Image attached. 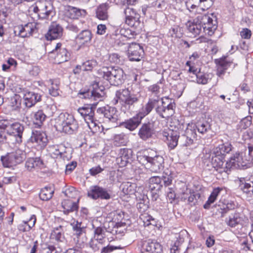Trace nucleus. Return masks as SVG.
Here are the masks:
<instances>
[{"label": "nucleus", "instance_id": "16", "mask_svg": "<svg viewBox=\"0 0 253 253\" xmlns=\"http://www.w3.org/2000/svg\"><path fill=\"white\" fill-rule=\"evenodd\" d=\"M51 54L55 55L54 60L57 64H60L69 60L70 54L67 49L62 46V43H57Z\"/></svg>", "mask_w": 253, "mask_h": 253}, {"label": "nucleus", "instance_id": "22", "mask_svg": "<svg viewBox=\"0 0 253 253\" xmlns=\"http://www.w3.org/2000/svg\"><path fill=\"white\" fill-rule=\"evenodd\" d=\"M62 35V27L56 23H52L49 28L45 37L47 40H52L61 38Z\"/></svg>", "mask_w": 253, "mask_h": 253}, {"label": "nucleus", "instance_id": "53", "mask_svg": "<svg viewBox=\"0 0 253 253\" xmlns=\"http://www.w3.org/2000/svg\"><path fill=\"white\" fill-rule=\"evenodd\" d=\"M180 190V194H181V199L184 201L187 200L188 197L190 196V194L193 192L191 189L188 188L187 186L185 184L182 186Z\"/></svg>", "mask_w": 253, "mask_h": 253}, {"label": "nucleus", "instance_id": "28", "mask_svg": "<svg viewBox=\"0 0 253 253\" xmlns=\"http://www.w3.org/2000/svg\"><path fill=\"white\" fill-rule=\"evenodd\" d=\"M79 199L77 202H73L71 200H64L62 202V207L63 208V212L65 214H68L69 212L77 211L79 206L78 203Z\"/></svg>", "mask_w": 253, "mask_h": 253}, {"label": "nucleus", "instance_id": "29", "mask_svg": "<svg viewBox=\"0 0 253 253\" xmlns=\"http://www.w3.org/2000/svg\"><path fill=\"white\" fill-rule=\"evenodd\" d=\"M109 5L108 3H104L100 4L96 9V16L101 20H107L109 17L108 9Z\"/></svg>", "mask_w": 253, "mask_h": 253}, {"label": "nucleus", "instance_id": "37", "mask_svg": "<svg viewBox=\"0 0 253 253\" xmlns=\"http://www.w3.org/2000/svg\"><path fill=\"white\" fill-rule=\"evenodd\" d=\"M222 190V188L220 187H217L213 189L212 192L209 197L208 201L204 205V209H209L210 208L211 205L216 200L217 197Z\"/></svg>", "mask_w": 253, "mask_h": 253}, {"label": "nucleus", "instance_id": "2", "mask_svg": "<svg viewBox=\"0 0 253 253\" xmlns=\"http://www.w3.org/2000/svg\"><path fill=\"white\" fill-rule=\"evenodd\" d=\"M140 97L132 94L128 88L120 89L116 92L113 103L114 105L119 103L120 109L124 113H130L136 108Z\"/></svg>", "mask_w": 253, "mask_h": 253}, {"label": "nucleus", "instance_id": "52", "mask_svg": "<svg viewBox=\"0 0 253 253\" xmlns=\"http://www.w3.org/2000/svg\"><path fill=\"white\" fill-rule=\"evenodd\" d=\"M153 241L151 240H148L143 241L141 243L140 251L142 253H145V252H151L152 246Z\"/></svg>", "mask_w": 253, "mask_h": 253}, {"label": "nucleus", "instance_id": "33", "mask_svg": "<svg viewBox=\"0 0 253 253\" xmlns=\"http://www.w3.org/2000/svg\"><path fill=\"white\" fill-rule=\"evenodd\" d=\"M160 87L157 84H153L149 87V90L152 92V94L150 95V97L149 98V100L153 97H158L160 99H162V101L164 102H166V103L172 105V108L173 110V114L174 113V108L175 107V104L173 103L170 102L168 98H166L164 99L163 98L160 97L158 94L159 93Z\"/></svg>", "mask_w": 253, "mask_h": 253}, {"label": "nucleus", "instance_id": "26", "mask_svg": "<svg viewBox=\"0 0 253 253\" xmlns=\"http://www.w3.org/2000/svg\"><path fill=\"white\" fill-rule=\"evenodd\" d=\"M65 149L64 146L62 145H51L48 147V151L51 153L53 158H57L59 157L63 160L68 159L65 155Z\"/></svg>", "mask_w": 253, "mask_h": 253}, {"label": "nucleus", "instance_id": "27", "mask_svg": "<svg viewBox=\"0 0 253 253\" xmlns=\"http://www.w3.org/2000/svg\"><path fill=\"white\" fill-rule=\"evenodd\" d=\"M25 167L29 171H32L36 168L42 169L44 167L43 161L39 157L30 158L25 163Z\"/></svg>", "mask_w": 253, "mask_h": 253}, {"label": "nucleus", "instance_id": "42", "mask_svg": "<svg viewBox=\"0 0 253 253\" xmlns=\"http://www.w3.org/2000/svg\"><path fill=\"white\" fill-rule=\"evenodd\" d=\"M122 192L126 195H132L136 191L135 184L130 182L124 183L121 185Z\"/></svg>", "mask_w": 253, "mask_h": 253}, {"label": "nucleus", "instance_id": "50", "mask_svg": "<svg viewBox=\"0 0 253 253\" xmlns=\"http://www.w3.org/2000/svg\"><path fill=\"white\" fill-rule=\"evenodd\" d=\"M120 34L123 38V40H130L133 39L135 36L134 32L132 31L129 29H121L120 30Z\"/></svg>", "mask_w": 253, "mask_h": 253}, {"label": "nucleus", "instance_id": "31", "mask_svg": "<svg viewBox=\"0 0 253 253\" xmlns=\"http://www.w3.org/2000/svg\"><path fill=\"white\" fill-rule=\"evenodd\" d=\"M49 94L54 97L59 95L60 82L58 79H49L47 81Z\"/></svg>", "mask_w": 253, "mask_h": 253}, {"label": "nucleus", "instance_id": "1", "mask_svg": "<svg viewBox=\"0 0 253 253\" xmlns=\"http://www.w3.org/2000/svg\"><path fill=\"white\" fill-rule=\"evenodd\" d=\"M172 107V105L163 102L159 98L153 97L148 100L138 113L123 122L122 125L130 131L135 130L140 125L142 120L154 108H155L156 113L160 117L168 119L173 115Z\"/></svg>", "mask_w": 253, "mask_h": 253}, {"label": "nucleus", "instance_id": "14", "mask_svg": "<svg viewBox=\"0 0 253 253\" xmlns=\"http://www.w3.org/2000/svg\"><path fill=\"white\" fill-rule=\"evenodd\" d=\"M155 122L150 121L142 123L141 125L138 135L143 141L151 138L155 133Z\"/></svg>", "mask_w": 253, "mask_h": 253}, {"label": "nucleus", "instance_id": "38", "mask_svg": "<svg viewBox=\"0 0 253 253\" xmlns=\"http://www.w3.org/2000/svg\"><path fill=\"white\" fill-rule=\"evenodd\" d=\"M53 193L54 190L51 187L46 186L41 190L39 197L42 201H48L52 197Z\"/></svg>", "mask_w": 253, "mask_h": 253}, {"label": "nucleus", "instance_id": "60", "mask_svg": "<svg viewBox=\"0 0 253 253\" xmlns=\"http://www.w3.org/2000/svg\"><path fill=\"white\" fill-rule=\"evenodd\" d=\"M252 117L251 116H248L244 118L241 122L243 128H246L249 127L252 125Z\"/></svg>", "mask_w": 253, "mask_h": 253}, {"label": "nucleus", "instance_id": "43", "mask_svg": "<svg viewBox=\"0 0 253 253\" xmlns=\"http://www.w3.org/2000/svg\"><path fill=\"white\" fill-rule=\"evenodd\" d=\"M196 127L198 131L202 134L206 133L211 129V125L207 121L197 123Z\"/></svg>", "mask_w": 253, "mask_h": 253}, {"label": "nucleus", "instance_id": "46", "mask_svg": "<svg viewBox=\"0 0 253 253\" xmlns=\"http://www.w3.org/2000/svg\"><path fill=\"white\" fill-rule=\"evenodd\" d=\"M217 28L216 23L213 24V21H210L202 28L203 31L206 34L211 36Z\"/></svg>", "mask_w": 253, "mask_h": 253}, {"label": "nucleus", "instance_id": "55", "mask_svg": "<svg viewBox=\"0 0 253 253\" xmlns=\"http://www.w3.org/2000/svg\"><path fill=\"white\" fill-rule=\"evenodd\" d=\"M200 197L201 195L199 192L193 191L190 196L188 197L187 201L189 204L195 205Z\"/></svg>", "mask_w": 253, "mask_h": 253}, {"label": "nucleus", "instance_id": "41", "mask_svg": "<svg viewBox=\"0 0 253 253\" xmlns=\"http://www.w3.org/2000/svg\"><path fill=\"white\" fill-rule=\"evenodd\" d=\"M46 117L47 115L45 114L43 110H38L34 114L33 117L34 122L38 126H41L43 122L45 120Z\"/></svg>", "mask_w": 253, "mask_h": 253}, {"label": "nucleus", "instance_id": "63", "mask_svg": "<svg viewBox=\"0 0 253 253\" xmlns=\"http://www.w3.org/2000/svg\"><path fill=\"white\" fill-rule=\"evenodd\" d=\"M179 28L177 27L172 28L169 30V34L172 37L180 38V33L179 32Z\"/></svg>", "mask_w": 253, "mask_h": 253}, {"label": "nucleus", "instance_id": "10", "mask_svg": "<svg viewBox=\"0 0 253 253\" xmlns=\"http://www.w3.org/2000/svg\"><path fill=\"white\" fill-rule=\"evenodd\" d=\"M97 103V102L90 103L78 109V112L84 118L90 129L96 126V120L94 118L95 108L92 106L96 105Z\"/></svg>", "mask_w": 253, "mask_h": 253}, {"label": "nucleus", "instance_id": "15", "mask_svg": "<svg viewBox=\"0 0 253 253\" xmlns=\"http://www.w3.org/2000/svg\"><path fill=\"white\" fill-rule=\"evenodd\" d=\"M125 15V22L131 27H137L140 24V15L131 6L126 7L124 11Z\"/></svg>", "mask_w": 253, "mask_h": 253}, {"label": "nucleus", "instance_id": "62", "mask_svg": "<svg viewBox=\"0 0 253 253\" xmlns=\"http://www.w3.org/2000/svg\"><path fill=\"white\" fill-rule=\"evenodd\" d=\"M240 35L242 38L249 39L251 37L252 32L248 28H244L240 32Z\"/></svg>", "mask_w": 253, "mask_h": 253}, {"label": "nucleus", "instance_id": "25", "mask_svg": "<svg viewBox=\"0 0 253 253\" xmlns=\"http://www.w3.org/2000/svg\"><path fill=\"white\" fill-rule=\"evenodd\" d=\"M119 157L117 161L121 167H125L128 163V160L131 158L132 151L130 149L121 148L119 150Z\"/></svg>", "mask_w": 253, "mask_h": 253}, {"label": "nucleus", "instance_id": "17", "mask_svg": "<svg viewBox=\"0 0 253 253\" xmlns=\"http://www.w3.org/2000/svg\"><path fill=\"white\" fill-rule=\"evenodd\" d=\"M144 50L138 43L132 42L127 50L128 57L131 61H139L143 57Z\"/></svg>", "mask_w": 253, "mask_h": 253}, {"label": "nucleus", "instance_id": "64", "mask_svg": "<svg viewBox=\"0 0 253 253\" xmlns=\"http://www.w3.org/2000/svg\"><path fill=\"white\" fill-rule=\"evenodd\" d=\"M103 170V169L101 168L99 166L92 168L89 169L90 174L92 176L100 173Z\"/></svg>", "mask_w": 253, "mask_h": 253}, {"label": "nucleus", "instance_id": "57", "mask_svg": "<svg viewBox=\"0 0 253 253\" xmlns=\"http://www.w3.org/2000/svg\"><path fill=\"white\" fill-rule=\"evenodd\" d=\"M64 194L66 197L70 198H74L77 194V192L73 187H70L67 188L64 192Z\"/></svg>", "mask_w": 253, "mask_h": 253}, {"label": "nucleus", "instance_id": "21", "mask_svg": "<svg viewBox=\"0 0 253 253\" xmlns=\"http://www.w3.org/2000/svg\"><path fill=\"white\" fill-rule=\"evenodd\" d=\"M30 140L33 143H37L41 149L44 148L48 142L46 134L44 132L37 130H33Z\"/></svg>", "mask_w": 253, "mask_h": 253}, {"label": "nucleus", "instance_id": "18", "mask_svg": "<svg viewBox=\"0 0 253 253\" xmlns=\"http://www.w3.org/2000/svg\"><path fill=\"white\" fill-rule=\"evenodd\" d=\"M35 30V24L30 22L25 24L24 26L20 25L15 27L14 30V34L15 36L26 38L32 36Z\"/></svg>", "mask_w": 253, "mask_h": 253}, {"label": "nucleus", "instance_id": "3", "mask_svg": "<svg viewBox=\"0 0 253 253\" xmlns=\"http://www.w3.org/2000/svg\"><path fill=\"white\" fill-rule=\"evenodd\" d=\"M24 130V126L18 122L8 119L0 120V143L7 140L6 133L14 136L16 143H21Z\"/></svg>", "mask_w": 253, "mask_h": 253}, {"label": "nucleus", "instance_id": "12", "mask_svg": "<svg viewBox=\"0 0 253 253\" xmlns=\"http://www.w3.org/2000/svg\"><path fill=\"white\" fill-rule=\"evenodd\" d=\"M97 113L102 115L107 120V121L113 124V126L118 124L119 120V112L115 107L107 106L101 107L97 110Z\"/></svg>", "mask_w": 253, "mask_h": 253}, {"label": "nucleus", "instance_id": "40", "mask_svg": "<svg viewBox=\"0 0 253 253\" xmlns=\"http://www.w3.org/2000/svg\"><path fill=\"white\" fill-rule=\"evenodd\" d=\"M211 74L202 72L200 69H199L196 75L197 82L199 84H206L211 80Z\"/></svg>", "mask_w": 253, "mask_h": 253}, {"label": "nucleus", "instance_id": "19", "mask_svg": "<svg viewBox=\"0 0 253 253\" xmlns=\"http://www.w3.org/2000/svg\"><path fill=\"white\" fill-rule=\"evenodd\" d=\"M179 130L169 129L168 131H163V135L166 138L167 144L170 149H173L178 144Z\"/></svg>", "mask_w": 253, "mask_h": 253}, {"label": "nucleus", "instance_id": "7", "mask_svg": "<svg viewBox=\"0 0 253 253\" xmlns=\"http://www.w3.org/2000/svg\"><path fill=\"white\" fill-rule=\"evenodd\" d=\"M54 8L50 1L46 0H40L29 8V12L31 15L36 16L39 19H47L54 15Z\"/></svg>", "mask_w": 253, "mask_h": 253}, {"label": "nucleus", "instance_id": "45", "mask_svg": "<svg viewBox=\"0 0 253 253\" xmlns=\"http://www.w3.org/2000/svg\"><path fill=\"white\" fill-rule=\"evenodd\" d=\"M71 225L72 226L74 235L78 238L84 231V227L82 226V222L76 221L72 223Z\"/></svg>", "mask_w": 253, "mask_h": 253}, {"label": "nucleus", "instance_id": "23", "mask_svg": "<svg viewBox=\"0 0 253 253\" xmlns=\"http://www.w3.org/2000/svg\"><path fill=\"white\" fill-rule=\"evenodd\" d=\"M196 135V133L193 130L187 128L184 134L179 135L178 144L181 147L189 146L193 143V139Z\"/></svg>", "mask_w": 253, "mask_h": 253}, {"label": "nucleus", "instance_id": "30", "mask_svg": "<svg viewBox=\"0 0 253 253\" xmlns=\"http://www.w3.org/2000/svg\"><path fill=\"white\" fill-rule=\"evenodd\" d=\"M232 146L230 142H226L214 148L213 152L214 154L224 157L226 154L229 153L232 150Z\"/></svg>", "mask_w": 253, "mask_h": 253}, {"label": "nucleus", "instance_id": "61", "mask_svg": "<svg viewBox=\"0 0 253 253\" xmlns=\"http://www.w3.org/2000/svg\"><path fill=\"white\" fill-rule=\"evenodd\" d=\"M119 248H120L117 246L108 245L106 247L101 248V253H109Z\"/></svg>", "mask_w": 253, "mask_h": 253}, {"label": "nucleus", "instance_id": "24", "mask_svg": "<svg viewBox=\"0 0 253 253\" xmlns=\"http://www.w3.org/2000/svg\"><path fill=\"white\" fill-rule=\"evenodd\" d=\"M215 63L217 65L216 75L220 78H222L225 71L229 67L232 62L228 60L226 57H223L215 60Z\"/></svg>", "mask_w": 253, "mask_h": 253}, {"label": "nucleus", "instance_id": "36", "mask_svg": "<svg viewBox=\"0 0 253 253\" xmlns=\"http://www.w3.org/2000/svg\"><path fill=\"white\" fill-rule=\"evenodd\" d=\"M92 34L89 30H84L77 36V39L82 44H85L90 42L92 39Z\"/></svg>", "mask_w": 253, "mask_h": 253}, {"label": "nucleus", "instance_id": "48", "mask_svg": "<svg viewBox=\"0 0 253 253\" xmlns=\"http://www.w3.org/2000/svg\"><path fill=\"white\" fill-rule=\"evenodd\" d=\"M195 19L196 22L202 26V28L210 21H213L212 19L207 14H200Z\"/></svg>", "mask_w": 253, "mask_h": 253}, {"label": "nucleus", "instance_id": "32", "mask_svg": "<svg viewBox=\"0 0 253 253\" xmlns=\"http://www.w3.org/2000/svg\"><path fill=\"white\" fill-rule=\"evenodd\" d=\"M247 219L246 217L240 213H235L229 217V219L227 221V224L232 227H235L239 224H243V222Z\"/></svg>", "mask_w": 253, "mask_h": 253}, {"label": "nucleus", "instance_id": "6", "mask_svg": "<svg viewBox=\"0 0 253 253\" xmlns=\"http://www.w3.org/2000/svg\"><path fill=\"white\" fill-rule=\"evenodd\" d=\"M97 73L100 78L108 81L111 85H119L125 80L124 72L118 67H103Z\"/></svg>", "mask_w": 253, "mask_h": 253}, {"label": "nucleus", "instance_id": "13", "mask_svg": "<svg viewBox=\"0 0 253 253\" xmlns=\"http://www.w3.org/2000/svg\"><path fill=\"white\" fill-rule=\"evenodd\" d=\"M87 196L94 200L100 199L101 200H108L111 198V191L110 190L98 185L90 187V190L87 192Z\"/></svg>", "mask_w": 253, "mask_h": 253}, {"label": "nucleus", "instance_id": "54", "mask_svg": "<svg viewBox=\"0 0 253 253\" xmlns=\"http://www.w3.org/2000/svg\"><path fill=\"white\" fill-rule=\"evenodd\" d=\"M21 104V99L19 95L15 94L11 98V105L15 110L19 109Z\"/></svg>", "mask_w": 253, "mask_h": 253}, {"label": "nucleus", "instance_id": "5", "mask_svg": "<svg viewBox=\"0 0 253 253\" xmlns=\"http://www.w3.org/2000/svg\"><path fill=\"white\" fill-rule=\"evenodd\" d=\"M54 127L58 131L71 134L77 131L79 126L73 116L65 113L55 119Z\"/></svg>", "mask_w": 253, "mask_h": 253}, {"label": "nucleus", "instance_id": "4", "mask_svg": "<svg viewBox=\"0 0 253 253\" xmlns=\"http://www.w3.org/2000/svg\"><path fill=\"white\" fill-rule=\"evenodd\" d=\"M242 157L239 155H236L231 158L229 161H227L225 167H223L224 162V157L223 156L214 154L213 152L211 160V165L216 171L222 173L223 172L228 173V171L232 168H240L244 166L241 163Z\"/></svg>", "mask_w": 253, "mask_h": 253}, {"label": "nucleus", "instance_id": "20", "mask_svg": "<svg viewBox=\"0 0 253 253\" xmlns=\"http://www.w3.org/2000/svg\"><path fill=\"white\" fill-rule=\"evenodd\" d=\"M42 95L34 91L26 90L24 91L23 99L24 105L27 108L34 106L37 102L41 101Z\"/></svg>", "mask_w": 253, "mask_h": 253}, {"label": "nucleus", "instance_id": "59", "mask_svg": "<svg viewBox=\"0 0 253 253\" xmlns=\"http://www.w3.org/2000/svg\"><path fill=\"white\" fill-rule=\"evenodd\" d=\"M167 198L170 203H172L176 198V194L172 188H169L167 192Z\"/></svg>", "mask_w": 253, "mask_h": 253}, {"label": "nucleus", "instance_id": "56", "mask_svg": "<svg viewBox=\"0 0 253 253\" xmlns=\"http://www.w3.org/2000/svg\"><path fill=\"white\" fill-rule=\"evenodd\" d=\"M162 181H163V183L165 186H168L171 184L173 177L170 174H168L167 173L163 174L162 177H161Z\"/></svg>", "mask_w": 253, "mask_h": 253}, {"label": "nucleus", "instance_id": "34", "mask_svg": "<svg viewBox=\"0 0 253 253\" xmlns=\"http://www.w3.org/2000/svg\"><path fill=\"white\" fill-rule=\"evenodd\" d=\"M187 26L188 31L194 37L199 35L203 31L202 26L196 22L195 19L193 22L189 21L187 24Z\"/></svg>", "mask_w": 253, "mask_h": 253}, {"label": "nucleus", "instance_id": "11", "mask_svg": "<svg viewBox=\"0 0 253 253\" xmlns=\"http://www.w3.org/2000/svg\"><path fill=\"white\" fill-rule=\"evenodd\" d=\"M25 159V154L20 150L8 153L5 157H1L3 165L6 167L16 166L22 163Z\"/></svg>", "mask_w": 253, "mask_h": 253}, {"label": "nucleus", "instance_id": "51", "mask_svg": "<svg viewBox=\"0 0 253 253\" xmlns=\"http://www.w3.org/2000/svg\"><path fill=\"white\" fill-rule=\"evenodd\" d=\"M97 62L95 60H88L83 63L82 66L84 71H91L93 68L97 67Z\"/></svg>", "mask_w": 253, "mask_h": 253}, {"label": "nucleus", "instance_id": "44", "mask_svg": "<svg viewBox=\"0 0 253 253\" xmlns=\"http://www.w3.org/2000/svg\"><path fill=\"white\" fill-rule=\"evenodd\" d=\"M126 143V135L124 133L116 134L113 139V143L114 146L119 147L125 145Z\"/></svg>", "mask_w": 253, "mask_h": 253}, {"label": "nucleus", "instance_id": "8", "mask_svg": "<svg viewBox=\"0 0 253 253\" xmlns=\"http://www.w3.org/2000/svg\"><path fill=\"white\" fill-rule=\"evenodd\" d=\"M137 159L143 164L146 163L147 167L152 172H160L164 168V159L160 155H154L149 153L148 155H140Z\"/></svg>", "mask_w": 253, "mask_h": 253}, {"label": "nucleus", "instance_id": "58", "mask_svg": "<svg viewBox=\"0 0 253 253\" xmlns=\"http://www.w3.org/2000/svg\"><path fill=\"white\" fill-rule=\"evenodd\" d=\"M151 246L152 248L151 253H162L163 252L162 245L156 241H153Z\"/></svg>", "mask_w": 253, "mask_h": 253}, {"label": "nucleus", "instance_id": "9", "mask_svg": "<svg viewBox=\"0 0 253 253\" xmlns=\"http://www.w3.org/2000/svg\"><path fill=\"white\" fill-rule=\"evenodd\" d=\"M103 88V87L102 88L99 87L98 84L95 83L93 84L91 88L87 90H81L78 93V96L82 99H88L91 101H97L98 103V101L102 100L105 95Z\"/></svg>", "mask_w": 253, "mask_h": 253}, {"label": "nucleus", "instance_id": "49", "mask_svg": "<svg viewBox=\"0 0 253 253\" xmlns=\"http://www.w3.org/2000/svg\"><path fill=\"white\" fill-rule=\"evenodd\" d=\"M92 225L93 228L94 229V236H101L102 235L105 234L106 231H108L101 225L98 226V221L97 220H94Z\"/></svg>", "mask_w": 253, "mask_h": 253}, {"label": "nucleus", "instance_id": "39", "mask_svg": "<svg viewBox=\"0 0 253 253\" xmlns=\"http://www.w3.org/2000/svg\"><path fill=\"white\" fill-rule=\"evenodd\" d=\"M162 186V179L160 176H152L149 179V189L161 190Z\"/></svg>", "mask_w": 253, "mask_h": 253}, {"label": "nucleus", "instance_id": "35", "mask_svg": "<svg viewBox=\"0 0 253 253\" xmlns=\"http://www.w3.org/2000/svg\"><path fill=\"white\" fill-rule=\"evenodd\" d=\"M85 11L75 7H69L67 12V16L71 19H78L82 15H85Z\"/></svg>", "mask_w": 253, "mask_h": 253}, {"label": "nucleus", "instance_id": "47", "mask_svg": "<svg viewBox=\"0 0 253 253\" xmlns=\"http://www.w3.org/2000/svg\"><path fill=\"white\" fill-rule=\"evenodd\" d=\"M244 178H240L239 187L244 193H246L249 197H252L251 195V183L244 182Z\"/></svg>", "mask_w": 253, "mask_h": 253}]
</instances>
